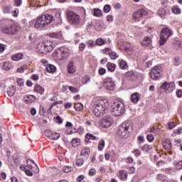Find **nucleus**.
<instances>
[{"mask_svg":"<svg viewBox=\"0 0 182 182\" xmlns=\"http://www.w3.org/2000/svg\"><path fill=\"white\" fill-rule=\"evenodd\" d=\"M109 100L107 99H99L94 102L92 113L96 117L103 116L109 110Z\"/></svg>","mask_w":182,"mask_h":182,"instance_id":"nucleus-1","label":"nucleus"},{"mask_svg":"<svg viewBox=\"0 0 182 182\" xmlns=\"http://www.w3.org/2000/svg\"><path fill=\"white\" fill-rule=\"evenodd\" d=\"M130 130H132V123L130 122H124L118 127L117 136L119 139H127L130 136Z\"/></svg>","mask_w":182,"mask_h":182,"instance_id":"nucleus-2","label":"nucleus"},{"mask_svg":"<svg viewBox=\"0 0 182 182\" xmlns=\"http://www.w3.org/2000/svg\"><path fill=\"white\" fill-rule=\"evenodd\" d=\"M126 112V108L124 107V104L122 101L117 100H114L112 105H111V113L114 117H119L124 114Z\"/></svg>","mask_w":182,"mask_h":182,"instance_id":"nucleus-3","label":"nucleus"},{"mask_svg":"<svg viewBox=\"0 0 182 182\" xmlns=\"http://www.w3.org/2000/svg\"><path fill=\"white\" fill-rule=\"evenodd\" d=\"M52 21H53V16H52V14H45L37 18L34 26L37 28H45V26L49 25Z\"/></svg>","mask_w":182,"mask_h":182,"instance_id":"nucleus-4","label":"nucleus"},{"mask_svg":"<svg viewBox=\"0 0 182 182\" xmlns=\"http://www.w3.org/2000/svg\"><path fill=\"white\" fill-rule=\"evenodd\" d=\"M173 33L168 28H163L161 31V36L159 40V45L163 46L167 42V38L171 37Z\"/></svg>","mask_w":182,"mask_h":182,"instance_id":"nucleus-5","label":"nucleus"},{"mask_svg":"<svg viewBox=\"0 0 182 182\" xmlns=\"http://www.w3.org/2000/svg\"><path fill=\"white\" fill-rule=\"evenodd\" d=\"M151 79L153 80H159L161 76H163V68L161 66H155L150 73Z\"/></svg>","mask_w":182,"mask_h":182,"instance_id":"nucleus-6","label":"nucleus"},{"mask_svg":"<svg viewBox=\"0 0 182 182\" xmlns=\"http://www.w3.org/2000/svg\"><path fill=\"white\" fill-rule=\"evenodd\" d=\"M116 84L114 83V80L112 77H108L104 80V87L107 90H114Z\"/></svg>","mask_w":182,"mask_h":182,"instance_id":"nucleus-7","label":"nucleus"},{"mask_svg":"<svg viewBox=\"0 0 182 182\" xmlns=\"http://www.w3.org/2000/svg\"><path fill=\"white\" fill-rule=\"evenodd\" d=\"M113 124V118L111 116H107L101 120V127L107 129Z\"/></svg>","mask_w":182,"mask_h":182,"instance_id":"nucleus-8","label":"nucleus"},{"mask_svg":"<svg viewBox=\"0 0 182 182\" xmlns=\"http://www.w3.org/2000/svg\"><path fill=\"white\" fill-rule=\"evenodd\" d=\"M147 14L146 9H141L133 14L132 18L134 21H140V18L147 16Z\"/></svg>","mask_w":182,"mask_h":182,"instance_id":"nucleus-9","label":"nucleus"},{"mask_svg":"<svg viewBox=\"0 0 182 182\" xmlns=\"http://www.w3.org/2000/svg\"><path fill=\"white\" fill-rule=\"evenodd\" d=\"M161 88L165 92H173L176 89V84L173 82H165L161 85Z\"/></svg>","mask_w":182,"mask_h":182,"instance_id":"nucleus-10","label":"nucleus"},{"mask_svg":"<svg viewBox=\"0 0 182 182\" xmlns=\"http://www.w3.org/2000/svg\"><path fill=\"white\" fill-rule=\"evenodd\" d=\"M69 21L70 23H73L74 25H76V23H79L80 22V16L75 13H73V11H70Z\"/></svg>","mask_w":182,"mask_h":182,"instance_id":"nucleus-11","label":"nucleus"},{"mask_svg":"<svg viewBox=\"0 0 182 182\" xmlns=\"http://www.w3.org/2000/svg\"><path fill=\"white\" fill-rule=\"evenodd\" d=\"M27 166L30 170H32L34 173H39V167L32 159L27 160Z\"/></svg>","mask_w":182,"mask_h":182,"instance_id":"nucleus-12","label":"nucleus"},{"mask_svg":"<svg viewBox=\"0 0 182 182\" xmlns=\"http://www.w3.org/2000/svg\"><path fill=\"white\" fill-rule=\"evenodd\" d=\"M103 53H105V55H109L110 59H112V60H114L116 59H117V58H119V54H117V53L112 50V49L110 48H105L103 50Z\"/></svg>","mask_w":182,"mask_h":182,"instance_id":"nucleus-13","label":"nucleus"},{"mask_svg":"<svg viewBox=\"0 0 182 182\" xmlns=\"http://www.w3.org/2000/svg\"><path fill=\"white\" fill-rule=\"evenodd\" d=\"M43 44L44 45V48L47 53H49V52H52V50H53V48H55L53 43L50 41H46L43 43Z\"/></svg>","mask_w":182,"mask_h":182,"instance_id":"nucleus-14","label":"nucleus"},{"mask_svg":"<svg viewBox=\"0 0 182 182\" xmlns=\"http://www.w3.org/2000/svg\"><path fill=\"white\" fill-rule=\"evenodd\" d=\"M36 51L38 53H42V55H47L48 53L46 51V49L45 48V46L43 45V43H40L36 46Z\"/></svg>","mask_w":182,"mask_h":182,"instance_id":"nucleus-15","label":"nucleus"},{"mask_svg":"<svg viewBox=\"0 0 182 182\" xmlns=\"http://www.w3.org/2000/svg\"><path fill=\"white\" fill-rule=\"evenodd\" d=\"M60 52H61V58H58L59 60H63V59H68V58H69V49L61 48Z\"/></svg>","mask_w":182,"mask_h":182,"instance_id":"nucleus-16","label":"nucleus"},{"mask_svg":"<svg viewBox=\"0 0 182 182\" xmlns=\"http://www.w3.org/2000/svg\"><path fill=\"white\" fill-rule=\"evenodd\" d=\"M2 33H6V35H14L15 33V28L13 27L12 31H9V26H4L1 28Z\"/></svg>","mask_w":182,"mask_h":182,"instance_id":"nucleus-17","label":"nucleus"},{"mask_svg":"<svg viewBox=\"0 0 182 182\" xmlns=\"http://www.w3.org/2000/svg\"><path fill=\"white\" fill-rule=\"evenodd\" d=\"M72 126H73L72 123L69 122L70 134H72L73 133H79L80 134H82L85 132V129L82 127L78 128V129H71Z\"/></svg>","mask_w":182,"mask_h":182,"instance_id":"nucleus-18","label":"nucleus"},{"mask_svg":"<svg viewBox=\"0 0 182 182\" xmlns=\"http://www.w3.org/2000/svg\"><path fill=\"white\" fill-rule=\"evenodd\" d=\"M118 177L122 181H126L127 180V171L126 170L119 171Z\"/></svg>","mask_w":182,"mask_h":182,"instance_id":"nucleus-19","label":"nucleus"},{"mask_svg":"<svg viewBox=\"0 0 182 182\" xmlns=\"http://www.w3.org/2000/svg\"><path fill=\"white\" fill-rule=\"evenodd\" d=\"M132 103H137L140 100V94L139 92H134L131 96Z\"/></svg>","mask_w":182,"mask_h":182,"instance_id":"nucleus-20","label":"nucleus"},{"mask_svg":"<svg viewBox=\"0 0 182 182\" xmlns=\"http://www.w3.org/2000/svg\"><path fill=\"white\" fill-rule=\"evenodd\" d=\"M141 45H142V46H149V45H151V38L149 36H145L142 40Z\"/></svg>","mask_w":182,"mask_h":182,"instance_id":"nucleus-21","label":"nucleus"},{"mask_svg":"<svg viewBox=\"0 0 182 182\" xmlns=\"http://www.w3.org/2000/svg\"><path fill=\"white\" fill-rule=\"evenodd\" d=\"M81 156H83V157H85V159H89V156H90V149L89 148H84L82 149Z\"/></svg>","mask_w":182,"mask_h":182,"instance_id":"nucleus-22","label":"nucleus"},{"mask_svg":"<svg viewBox=\"0 0 182 182\" xmlns=\"http://www.w3.org/2000/svg\"><path fill=\"white\" fill-rule=\"evenodd\" d=\"M76 73V66H75V62L73 60L69 63V73L73 75Z\"/></svg>","mask_w":182,"mask_h":182,"instance_id":"nucleus-23","label":"nucleus"},{"mask_svg":"<svg viewBox=\"0 0 182 182\" xmlns=\"http://www.w3.org/2000/svg\"><path fill=\"white\" fill-rule=\"evenodd\" d=\"M48 36H50V38H54L55 39H62L63 34H62V32L50 33H48Z\"/></svg>","mask_w":182,"mask_h":182,"instance_id":"nucleus-24","label":"nucleus"},{"mask_svg":"<svg viewBox=\"0 0 182 182\" xmlns=\"http://www.w3.org/2000/svg\"><path fill=\"white\" fill-rule=\"evenodd\" d=\"M11 59L15 62H18V60H21V59H23V53H16L11 57Z\"/></svg>","mask_w":182,"mask_h":182,"instance_id":"nucleus-25","label":"nucleus"},{"mask_svg":"<svg viewBox=\"0 0 182 182\" xmlns=\"http://www.w3.org/2000/svg\"><path fill=\"white\" fill-rule=\"evenodd\" d=\"M34 92L36 93H39V95H43V92H45V88L39 85H36L34 87Z\"/></svg>","mask_w":182,"mask_h":182,"instance_id":"nucleus-26","label":"nucleus"},{"mask_svg":"<svg viewBox=\"0 0 182 182\" xmlns=\"http://www.w3.org/2000/svg\"><path fill=\"white\" fill-rule=\"evenodd\" d=\"M156 178L157 181L168 182V181H167V176H164L162 173H159V174L156 175Z\"/></svg>","mask_w":182,"mask_h":182,"instance_id":"nucleus-27","label":"nucleus"},{"mask_svg":"<svg viewBox=\"0 0 182 182\" xmlns=\"http://www.w3.org/2000/svg\"><path fill=\"white\" fill-rule=\"evenodd\" d=\"M56 71V67L53 65H48L46 67V72H48V73H53Z\"/></svg>","mask_w":182,"mask_h":182,"instance_id":"nucleus-28","label":"nucleus"},{"mask_svg":"<svg viewBox=\"0 0 182 182\" xmlns=\"http://www.w3.org/2000/svg\"><path fill=\"white\" fill-rule=\"evenodd\" d=\"M118 65L120 69L124 70V69H127V63L123 60H118Z\"/></svg>","mask_w":182,"mask_h":182,"instance_id":"nucleus-29","label":"nucleus"},{"mask_svg":"<svg viewBox=\"0 0 182 182\" xmlns=\"http://www.w3.org/2000/svg\"><path fill=\"white\" fill-rule=\"evenodd\" d=\"M107 68L109 72H114V70H116V64L113 63H107Z\"/></svg>","mask_w":182,"mask_h":182,"instance_id":"nucleus-30","label":"nucleus"},{"mask_svg":"<svg viewBox=\"0 0 182 182\" xmlns=\"http://www.w3.org/2000/svg\"><path fill=\"white\" fill-rule=\"evenodd\" d=\"M163 146L166 150H170V149H171V141L168 139H166L165 141L163 142Z\"/></svg>","mask_w":182,"mask_h":182,"instance_id":"nucleus-31","label":"nucleus"},{"mask_svg":"<svg viewBox=\"0 0 182 182\" xmlns=\"http://www.w3.org/2000/svg\"><path fill=\"white\" fill-rule=\"evenodd\" d=\"M171 11L173 14H175V15H179V14H181V9L178 6H173L171 8Z\"/></svg>","mask_w":182,"mask_h":182,"instance_id":"nucleus-32","label":"nucleus"},{"mask_svg":"<svg viewBox=\"0 0 182 182\" xmlns=\"http://www.w3.org/2000/svg\"><path fill=\"white\" fill-rule=\"evenodd\" d=\"M105 146H106V144L105 142V139H100L98 142V150L99 151H102L103 149H105Z\"/></svg>","mask_w":182,"mask_h":182,"instance_id":"nucleus-33","label":"nucleus"},{"mask_svg":"<svg viewBox=\"0 0 182 182\" xmlns=\"http://www.w3.org/2000/svg\"><path fill=\"white\" fill-rule=\"evenodd\" d=\"M3 68H4V70H11V69H12L13 66H12V64L9 61H6L4 63Z\"/></svg>","mask_w":182,"mask_h":182,"instance_id":"nucleus-34","label":"nucleus"},{"mask_svg":"<svg viewBox=\"0 0 182 182\" xmlns=\"http://www.w3.org/2000/svg\"><path fill=\"white\" fill-rule=\"evenodd\" d=\"M71 144L73 147H77V146H80V139L78 138L73 139L71 141Z\"/></svg>","mask_w":182,"mask_h":182,"instance_id":"nucleus-35","label":"nucleus"},{"mask_svg":"<svg viewBox=\"0 0 182 182\" xmlns=\"http://www.w3.org/2000/svg\"><path fill=\"white\" fill-rule=\"evenodd\" d=\"M89 140H96V136L90 133L85 134V141H89Z\"/></svg>","mask_w":182,"mask_h":182,"instance_id":"nucleus-36","label":"nucleus"},{"mask_svg":"<svg viewBox=\"0 0 182 182\" xmlns=\"http://www.w3.org/2000/svg\"><path fill=\"white\" fill-rule=\"evenodd\" d=\"M86 45L87 48H91L92 49V48H95V46H96V43H95L93 40H88L86 42Z\"/></svg>","mask_w":182,"mask_h":182,"instance_id":"nucleus-37","label":"nucleus"},{"mask_svg":"<svg viewBox=\"0 0 182 182\" xmlns=\"http://www.w3.org/2000/svg\"><path fill=\"white\" fill-rule=\"evenodd\" d=\"M166 9H159L158 10V15L160 16V18H164L166 16Z\"/></svg>","mask_w":182,"mask_h":182,"instance_id":"nucleus-38","label":"nucleus"},{"mask_svg":"<svg viewBox=\"0 0 182 182\" xmlns=\"http://www.w3.org/2000/svg\"><path fill=\"white\" fill-rule=\"evenodd\" d=\"M105 43H106V41L102 38H97L95 41V44L97 46H102V45H105Z\"/></svg>","mask_w":182,"mask_h":182,"instance_id":"nucleus-39","label":"nucleus"},{"mask_svg":"<svg viewBox=\"0 0 182 182\" xmlns=\"http://www.w3.org/2000/svg\"><path fill=\"white\" fill-rule=\"evenodd\" d=\"M75 109L77 112H80V110L83 109V105L80 102H78L75 105Z\"/></svg>","mask_w":182,"mask_h":182,"instance_id":"nucleus-40","label":"nucleus"},{"mask_svg":"<svg viewBox=\"0 0 182 182\" xmlns=\"http://www.w3.org/2000/svg\"><path fill=\"white\" fill-rule=\"evenodd\" d=\"M141 149L143 150L144 151H149V150H151L152 147L151 146L146 144L142 146H140Z\"/></svg>","mask_w":182,"mask_h":182,"instance_id":"nucleus-41","label":"nucleus"},{"mask_svg":"<svg viewBox=\"0 0 182 182\" xmlns=\"http://www.w3.org/2000/svg\"><path fill=\"white\" fill-rule=\"evenodd\" d=\"M60 137V134L56 133V132H53L51 136H50V140H58Z\"/></svg>","mask_w":182,"mask_h":182,"instance_id":"nucleus-42","label":"nucleus"},{"mask_svg":"<svg viewBox=\"0 0 182 182\" xmlns=\"http://www.w3.org/2000/svg\"><path fill=\"white\" fill-rule=\"evenodd\" d=\"M94 16H97L98 18H100V16H102V10L99 9H95Z\"/></svg>","mask_w":182,"mask_h":182,"instance_id":"nucleus-43","label":"nucleus"},{"mask_svg":"<svg viewBox=\"0 0 182 182\" xmlns=\"http://www.w3.org/2000/svg\"><path fill=\"white\" fill-rule=\"evenodd\" d=\"M9 31L11 32H12V29H14V35H16L18 33V27L16 25H11V26H9Z\"/></svg>","mask_w":182,"mask_h":182,"instance_id":"nucleus-44","label":"nucleus"},{"mask_svg":"<svg viewBox=\"0 0 182 182\" xmlns=\"http://www.w3.org/2000/svg\"><path fill=\"white\" fill-rule=\"evenodd\" d=\"M90 82V77L89 75H85L82 78V84L83 85H87V82Z\"/></svg>","mask_w":182,"mask_h":182,"instance_id":"nucleus-45","label":"nucleus"},{"mask_svg":"<svg viewBox=\"0 0 182 182\" xmlns=\"http://www.w3.org/2000/svg\"><path fill=\"white\" fill-rule=\"evenodd\" d=\"M69 90H70V92H71V93H73V94L79 93V89H77V88H76L73 86H70L69 87Z\"/></svg>","mask_w":182,"mask_h":182,"instance_id":"nucleus-46","label":"nucleus"},{"mask_svg":"<svg viewBox=\"0 0 182 182\" xmlns=\"http://www.w3.org/2000/svg\"><path fill=\"white\" fill-rule=\"evenodd\" d=\"M110 11H112V6L110 5L107 4L104 6V12H105V14H108Z\"/></svg>","mask_w":182,"mask_h":182,"instance_id":"nucleus-47","label":"nucleus"},{"mask_svg":"<svg viewBox=\"0 0 182 182\" xmlns=\"http://www.w3.org/2000/svg\"><path fill=\"white\" fill-rule=\"evenodd\" d=\"M4 14H11V6H6L3 8Z\"/></svg>","mask_w":182,"mask_h":182,"instance_id":"nucleus-48","label":"nucleus"},{"mask_svg":"<svg viewBox=\"0 0 182 182\" xmlns=\"http://www.w3.org/2000/svg\"><path fill=\"white\" fill-rule=\"evenodd\" d=\"M7 95H9V96L12 97L15 95V89H14V87L10 88L8 91H7Z\"/></svg>","mask_w":182,"mask_h":182,"instance_id":"nucleus-49","label":"nucleus"},{"mask_svg":"<svg viewBox=\"0 0 182 182\" xmlns=\"http://www.w3.org/2000/svg\"><path fill=\"white\" fill-rule=\"evenodd\" d=\"M86 48V44L81 43L79 44V51L83 52L85 49Z\"/></svg>","mask_w":182,"mask_h":182,"instance_id":"nucleus-50","label":"nucleus"},{"mask_svg":"<svg viewBox=\"0 0 182 182\" xmlns=\"http://www.w3.org/2000/svg\"><path fill=\"white\" fill-rule=\"evenodd\" d=\"M53 134V132L48 129V130H46L45 132H44V134L47 136V137H49V139H50V136H52V134Z\"/></svg>","mask_w":182,"mask_h":182,"instance_id":"nucleus-51","label":"nucleus"},{"mask_svg":"<svg viewBox=\"0 0 182 182\" xmlns=\"http://www.w3.org/2000/svg\"><path fill=\"white\" fill-rule=\"evenodd\" d=\"M175 167L176 170H181L182 169V161L175 164Z\"/></svg>","mask_w":182,"mask_h":182,"instance_id":"nucleus-52","label":"nucleus"},{"mask_svg":"<svg viewBox=\"0 0 182 182\" xmlns=\"http://www.w3.org/2000/svg\"><path fill=\"white\" fill-rule=\"evenodd\" d=\"M83 163H85V161H83V159H77L76 164L79 167H80V166H83Z\"/></svg>","mask_w":182,"mask_h":182,"instance_id":"nucleus-53","label":"nucleus"},{"mask_svg":"<svg viewBox=\"0 0 182 182\" xmlns=\"http://www.w3.org/2000/svg\"><path fill=\"white\" fill-rule=\"evenodd\" d=\"M181 62L180 61V58L178 57H176L174 58V65L175 66H178L179 65H181Z\"/></svg>","mask_w":182,"mask_h":182,"instance_id":"nucleus-54","label":"nucleus"},{"mask_svg":"<svg viewBox=\"0 0 182 182\" xmlns=\"http://www.w3.org/2000/svg\"><path fill=\"white\" fill-rule=\"evenodd\" d=\"M138 141L139 144H143V143H144V136H139L138 137Z\"/></svg>","mask_w":182,"mask_h":182,"instance_id":"nucleus-55","label":"nucleus"},{"mask_svg":"<svg viewBox=\"0 0 182 182\" xmlns=\"http://www.w3.org/2000/svg\"><path fill=\"white\" fill-rule=\"evenodd\" d=\"M147 140L148 141H149V143H151V141H153V140H154V136H153V134H150L147 135Z\"/></svg>","mask_w":182,"mask_h":182,"instance_id":"nucleus-56","label":"nucleus"},{"mask_svg":"<svg viewBox=\"0 0 182 182\" xmlns=\"http://www.w3.org/2000/svg\"><path fill=\"white\" fill-rule=\"evenodd\" d=\"M98 73L100 75H105L106 74V69H105V68H100L99 70H98Z\"/></svg>","mask_w":182,"mask_h":182,"instance_id":"nucleus-57","label":"nucleus"},{"mask_svg":"<svg viewBox=\"0 0 182 182\" xmlns=\"http://www.w3.org/2000/svg\"><path fill=\"white\" fill-rule=\"evenodd\" d=\"M56 123H58V124H62L63 122V120H62V118H60V116H57L55 117Z\"/></svg>","mask_w":182,"mask_h":182,"instance_id":"nucleus-58","label":"nucleus"},{"mask_svg":"<svg viewBox=\"0 0 182 182\" xmlns=\"http://www.w3.org/2000/svg\"><path fill=\"white\" fill-rule=\"evenodd\" d=\"M27 97L31 102H35V100H36V97H35V95H28Z\"/></svg>","mask_w":182,"mask_h":182,"instance_id":"nucleus-59","label":"nucleus"},{"mask_svg":"<svg viewBox=\"0 0 182 182\" xmlns=\"http://www.w3.org/2000/svg\"><path fill=\"white\" fill-rule=\"evenodd\" d=\"M134 154L136 157H139L140 156V154H141V151H140V150H139V149H135L134 151Z\"/></svg>","mask_w":182,"mask_h":182,"instance_id":"nucleus-60","label":"nucleus"},{"mask_svg":"<svg viewBox=\"0 0 182 182\" xmlns=\"http://www.w3.org/2000/svg\"><path fill=\"white\" fill-rule=\"evenodd\" d=\"M126 161H127V163L128 164H133V161H134V159H133L132 157H128V158L127 159Z\"/></svg>","mask_w":182,"mask_h":182,"instance_id":"nucleus-61","label":"nucleus"},{"mask_svg":"<svg viewBox=\"0 0 182 182\" xmlns=\"http://www.w3.org/2000/svg\"><path fill=\"white\" fill-rule=\"evenodd\" d=\"M16 6H21L22 5V0H15Z\"/></svg>","mask_w":182,"mask_h":182,"instance_id":"nucleus-62","label":"nucleus"},{"mask_svg":"<svg viewBox=\"0 0 182 182\" xmlns=\"http://www.w3.org/2000/svg\"><path fill=\"white\" fill-rule=\"evenodd\" d=\"M90 176H95L96 174V170L95 168H92L89 171Z\"/></svg>","mask_w":182,"mask_h":182,"instance_id":"nucleus-63","label":"nucleus"},{"mask_svg":"<svg viewBox=\"0 0 182 182\" xmlns=\"http://www.w3.org/2000/svg\"><path fill=\"white\" fill-rule=\"evenodd\" d=\"M176 96L178 97H182V90H178L176 91Z\"/></svg>","mask_w":182,"mask_h":182,"instance_id":"nucleus-64","label":"nucleus"}]
</instances>
